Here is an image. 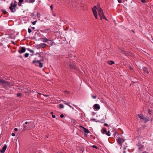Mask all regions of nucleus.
Listing matches in <instances>:
<instances>
[{"label":"nucleus","instance_id":"6","mask_svg":"<svg viewBox=\"0 0 153 153\" xmlns=\"http://www.w3.org/2000/svg\"><path fill=\"white\" fill-rule=\"evenodd\" d=\"M47 45V44L44 43H41L37 45L36 47L38 48H44Z\"/></svg>","mask_w":153,"mask_h":153},{"label":"nucleus","instance_id":"2","mask_svg":"<svg viewBox=\"0 0 153 153\" xmlns=\"http://www.w3.org/2000/svg\"><path fill=\"white\" fill-rule=\"evenodd\" d=\"M98 6V8L97 9V11L99 15L101 18V20H102V19H103L106 20H107V18L104 14L103 10L99 6Z\"/></svg>","mask_w":153,"mask_h":153},{"label":"nucleus","instance_id":"42","mask_svg":"<svg viewBox=\"0 0 153 153\" xmlns=\"http://www.w3.org/2000/svg\"><path fill=\"white\" fill-rule=\"evenodd\" d=\"M34 13H33L32 14V16L33 17L35 16V14H34Z\"/></svg>","mask_w":153,"mask_h":153},{"label":"nucleus","instance_id":"1","mask_svg":"<svg viewBox=\"0 0 153 153\" xmlns=\"http://www.w3.org/2000/svg\"><path fill=\"white\" fill-rule=\"evenodd\" d=\"M38 55L39 56V57H40L41 58L40 59L38 60H33V63L34 64L35 63H36V65L38 66L40 68H42L43 66V64L42 63L40 62V61H43L44 58L42 57H41L40 55H39V54H38Z\"/></svg>","mask_w":153,"mask_h":153},{"label":"nucleus","instance_id":"23","mask_svg":"<svg viewBox=\"0 0 153 153\" xmlns=\"http://www.w3.org/2000/svg\"><path fill=\"white\" fill-rule=\"evenodd\" d=\"M59 106L60 108H63L64 107L63 105L62 104H60L59 105Z\"/></svg>","mask_w":153,"mask_h":153},{"label":"nucleus","instance_id":"24","mask_svg":"<svg viewBox=\"0 0 153 153\" xmlns=\"http://www.w3.org/2000/svg\"><path fill=\"white\" fill-rule=\"evenodd\" d=\"M1 12H2V13L4 14H6V13H7V12H6L5 10H2V11H1Z\"/></svg>","mask_w":153,"mask_h":153},{"label":"nucleus","instance_id":"25","mask_svg":"<svg viewBox=\"0 0 153 153\" xmlns=\"http://www.w3.org/2000/svg\"><path fill=\"white\" fill-rule=\"evenodd\" d=\"M29 54L27 53H25V57H27L28 56Z\"/></svg>","mask_w":153,"mask_h":153},{"label":"nucleus","instance_id":"44","mask_svg":"<svg viewBox=\"0 0 153 153\" xmlns=\"http://www.w3.org/2000/svg\"><path fill=\"white\" fill-rule=\"evenodd\" d=\"M29 0H24V1L26 2H28Z\"/></svg>","mask_w":153,"mask_h":153},{"label":"nucleus","instance_id":"28","mask_svg":"<svg viewBox=\"0 0 153 153\" xmlns=\"http://www.w3.org/2000/svg\"><path fill=\"white\" fill-rule=\"evenodd\" d=\"M92 97L94 99H96L97 97V96L96 95H94L92 96Z\"/></svg>","mask_w":153,"mask_h":153},{"label":"nucleus","instance_id":"19","mask_svg":"<svg viewBox=\"0 0 153 153\" xmlns=\"http://www.w3.org/2000/svg\"><path fill=\"white\" fill-rule=\"evenodd\" d=\"M24 0H19V2L18 4L19 5H21V3Z\"/></svg>","mask_w":153,"mask_h":153},{"label":"nucleus","instance_id":"17","mask_svg":"<svg viewBox=\"0 0 153 153\" xmlns=\"http://www.w3.org/2000/svg\"><path fill=\"white\" fill-rule=\"evenodd\" d=\"M83 128L84 129V131L85 132L87 133H90V131L88 129L84 127H83Z\"/></svg>","mask_w":153,"mask_h":153},{"label":"nucleus","instance_id":"26","mask_svg":"<svg viewBox=\"0 0 153 153\" xmlns=\"http://www.w3.org/2000/svg\"><path fill=\"white\" fill-rule=\"evenodd\" d=\"M23 126H24L23 130H26V129H27V128H26V126L25 125V124H24L23 125Z\"/></svg>","mask_w":153,"mask_h":153},{"label":"nucleus","instance_id":"51","mask_svg":"<svg viewBox=\"0 0 153 153\" xmlns=\"http://www.w3.org/2000/svg\"><path fill=\"white\" fill-rule=\"evenodd\" d=\"M27 91H26L25 92H28V90L27 89Z\"/></svg>","mask_w":153,"mask_h":153},{"label":"nucleus","instance_id":"39","mask_svg":"<svg viewBox=\"0 0 153 153\" xmlns=\"http://www.w3.org/2000/svg\"><path fill=\"white\" fill-rule=\"evenodd\" d=\"M118 2L119 3H121L122 2L121 0H118Z\"/></svg>","mask_w":153,"mask_h":153},{"label":"nucleus","instance_id":"12","mask_svg":"<svg viewBox=\"0 0 153 153\" xmlns=\"http://www.w3.org/2000/svg\"><path fill=\"white\" fill-rule=\"evenodd\" d=\"M9 8L10 9V10H11V11L12 12H14L16 10V9L15 8L13 7L12 6H10V7Z\"/></svg>","mask_w":153,"mask_h":153},{"label":"nucleus","instance_id":"31","mask_svg":"<svg viewBox=\"0 0 153 153\" xmlns=\"http://www.w3.org/2000/svg\"><path fill=\"white\" fill-rule=\"evenodd\" d=\"M64 93L66 94H68L69 93V92L68 91H65L64 92Z\"/></svg>","mask_w":153,"mask_h":153},{"label":"nucleus","instance_id":"16","mask_svg":"<svg viewBox=\"0 0 153 153\" xmlns=\"http://www.w3.org/2000/svg\"><path fill=\"white\" fill-rule=\"evenodd\" d=\"M107 62L108 64L110 65H112L114 63V61L111 60L108 61Z\"/></svg>","mask_w":153,"mask_h":153},{"label":"nucleus","instance_id":"30","mask_svg":"<svg viewBox=\"0 0 153 153\" xmlns=\"http://www.w3.org/2000/svg\"><path fill=\"white\" fill-rule=\"evenodd\" d=\"M37 22V20H36L35 21H34V22H32V24L33 25H35L36 24V22Z\"/></svg>","mask_w":153,"mask_h":153},{"label":"nucleus","instance_id":"22","mask_svg":"<svg viewBox=\"0 0 153 153\" xmlns=\"http://www.w3.org/2000/svg\"><path fill=\"white\" fill-rule=\"evenodd\" d=\"M11 6H12L13 7H15L16 6V4H14L13 5V3H12L11 4Z\"/></svg>","mask_w":153,"mask_h":153},{"label":"nucleus","instance_id":"52","mask_svg":"<svg viewBox=\"0 0 153 153\" xmlns=\"http://www.w3.org/2000/svg\"><path fill=\"white\" fill-rule=\"evenodd\" d=\"M130 68V69H131V70H132V69L131 68V67Z\"/></svg>","mask_w":153,"mask_h":153},{"label":"nucleus","instance_id":"45","mask_svg":"<svg viewBox=\"0 0 153 153\" xmlns=\"http://www.w3.org/2000/svg\"><path fill=\"white\" fill-rule=\"evenodd\" d=\"M11 42L13 44H15V42H13V41H12Z\"/></svg>","mask_w":153,"mask_h":153},{"label":"nucleus","instance_id":"50","mask_svg":"<svg viewBox=\"0 0 153 153\" xmlns=\"http://www.w3.org/2000/svg\"><path fill=\"white\" fill-rule=\"evenodd\" d=\"M32 28L34 29L35 28V27H32Z\"/></svg>","mask_w":153,"mask_h":153},{"label":"nucleus","instance_id":"38","mask_svg":"<svg viewBox=\"0 0 153 153\" xmlns=\"http://www.w3.org/2000/svg\"><path fill=\"white\" fill-rule=\"evenodd\" d=\"M143 148V146H141L140 147V149H142Z\"/></svg>","mask_w":153,"mask_h":153},{"label":"nucleus","instance_id":"32","mask_svg":"<svg viewBox=\"0 0 153 153\" xmlns=\"http://www.w3.org/2000/svg\"><path fill=\"white\" fill-rule=\"evenodd\" d=\"M92 147L94 148H95V149H97V147L96 146H95V145H93V146H92Z\"/></svg>","mask_w":153,"mask_h":153},{"label":"nucleus","instance_id":"37","mask_svg":"<svg viewBox=\"0 0 153 153\" xmlns=\"http://www.w3.org/2000/svg\"><path fill=\"white\" fill-rule=\"evenodd\" d=\"M12 136H15V133H12Z\"/></svg>","mask_w":153,"mask_h":153},{"label":"nucleus","instance_id":"15","mask_svg":"<svg viewBox=\"0 0 153 153\" xmlns=\"http://www.w3.org/2000/svg\"><path fill=\"white\" fill-rule=\"evenodd\" d=\"M101 132L102 133H103V134H106L107 132V130L106 128H103L101 130Z\"/></svg>","mask_w":153,"mask_h":153},{"label":"nucleus","instance_id":"35","mask_svg":"<svg viewBox=\"0 0 153 153\" xmlns=\"http://www.w3.org/2000/svg\"><path fill=\"white\" fill-rule=\"evenodd\" d=\"M64 117V115L63 114H62L60 115V117L61 118L63 117Z\"/></svg>","mask_w":153,"mask_h":153},{"label":"nucleus","instance_id":"47","mask_svg":"<svg viewBox=\"0 0 153 153\" xmlns=\"http://www.w3.org/2000/svg\"><path fill=\"white\" fill-rule=\"evenodd\" d=\"M68 106H69L70 108H72V107L71 105H68Z\"/></svg>","mask_w":153,"mask_h":153},{"label":"nucleus","instance_id":"36","mask_svg":"<svg viewBox=\"0 0 153 153\" xmlns=\"http://www.w3.org/2000/svg\"><path fill=\"white\" fill-rule=\"evenodd\" d=\"M104 125L105 126H107V127L108 126V125L107 123H105L104 124Z\"/></svg>","mask_w":153,"mask_h":153},{"label":"nucleus","instance_id":"46","mask_svg":"<svg viewBox=\"0 0 153 153\" xmlns=\"http://www.w3.org/2000/svg\"><path fill=\"white\" fill-rule=\"evenodd\" d=\"M31 30L29 28V33H30L31 32Z\"/></svg>","mask_w":153,"mask_h":153},{"label":"nucleus","instance_id":"48","mask_svg":"<svg viewBox=\"0 0 153 153\" xmlns=\"http://www.w3.org/2000/svg\"><path fill=\"white\" fill-rule=\"evenodd\" d=\"M28 123V122H26L25 123V124H27Z\"/></svg>","mask_w":153,"mask_h":153},{"label":"nucleus","instance_id":"21","mask_svg":"<svg viewBox=\"0 0 153 153\" xmlns=\"http://www.w3.org/2000/svg\"><path fill=\"white\" fill-rule=\"evenodd\" d=\"M110 134L111 133L110 132V131H108V132L107 133L106 132V134L107 135L110 136L111 135Z\"/></svg>","mask_w":153,"mask_h":153},{"label":"nucleus","instance_id":"29","mask_svg":"<svg viewBox=\"0 0 153 153\" xmlns=\"http://www.w3.org/2000/svg\"><path fill=\"white\" fill-rule=\"evenodd\" d=\"M35 0H29V2L33 3L34 2Z\"/></svg>","mask_w":153,"mask_h":153},{"label":"nucleus","instance_id":"10","mask_svg":"<svg viewBox=\"0 0 153 153\" xmlns=\"http://www.w3.org/2000/svg\"><path fill=\"white\" fill-rule=\"evenodd\" d=\"M94 107V109L96 110H99L100 108V106L98 104H95Z\"/></svg>","mask_w":153,"mask_h":153},{"label":"nucleus","instance_id":"34","mask_svg":"<svg viewBox=\"0 0 153 153\" xmlns=\"http://www.w3.org/2000/svg\"><path fill=\"white\" fill-rule=\"evenodd\" d=\"M50 8H51V9L52 10H53V4H51V6H50Z\"/></svg>","mask_w":153,"mask_h":153},{"label":"nucleus","instance_id":"49","mask_svg":"<svg viewBox=\"0 0 153 153\" xmlns=\"http://www.w3.org/2000/svg\"><path fill=\"white\" fill-rule=\"evenodd\" d=\"M80 127H81V128H83V126H79Z\"/></svg>","mask_w":153,"mask_h":153},{"label":"nucleus","instance_id":"27","mask_svg":"<svg viewBox=\"0 0 153 153\" xmlns=\"http://www.w3.org/2000/svg\"><path fill=\"white\" fill-rule=\"evenodd\" d=\"M62 101H63L64 103H65V105H69V103H67L66 101H63L62 100Z\"/></svg>","mask_w":153,"mask_h":153},{"label":"nucleus","instance_id":"43","mask_svg":"<svg viewBox=\"0 0 153 153\" xmlns=\"http://www.w3.org/2000/svg\"><path fill=\"white\" fill-rule=\"evenodd\" d=\"M29 51H30V52H31L32 53H33V51H32V50H30V49H29Z\"/></svg>","mask_w":153,"mask_h":153},{"label":"nucleus","instance_id":"9","mask_svg":"<svg viewBox=\"0 0 153 153\" xmlns=\"http://www.w3.org/2000/svg\"><path fill=\"white\" fill-rule=\"evenodd\" d=\"M7 148V146L6 145H5L3 147L2 149L0 150V152L1 153H4L5 150L6 149V148Z\"/></svg>","mask_w":153,"mask_h":153},{"label":"nucleus","instance_id":"14","mask_svg":"<svg viewBox=\"0 0 153 153\" xmlns=\"http://www.w3.org/2000/svg\"><path fill=\"white\" fill-rule=\"evenodd\" d=\"M47 43L48 45H49V46H52V44L53 43L52 41L50 40H48Z\"/></svg>","mask_w":153,"mask_h":153},{"label":"nucleus","instance_id":"4","mask_svg":"<svg viewBox=\"0 0 153 153\" xmlns=\"http://www.w3.org/2000/svg\"><path fill=\"white\" fill-rule=\"evenodd\" d=\"M2 84V85L5 88H6L10 85V83L7 81L2 79H0V84Z\"/></svg>","mask_w":153,"mask_h":153},{"label":"nucleus","instance_id":"54","mask_svg":"<svg viewBox=\"0 0 153 153\" xmlns=\"http://www.w3.org/2000/svg\"><path fill=\"white\" fill-rule=\"evenodd\" d=\"M37 15L38 16V13H37Z\"/></svg>","mask_w":153,"mask_h":153},{"label":"nucleus","instance_id":"11","mask_svg":"<svg viewBox=\"0 0 153 153\" xmlns=\"http://www.w3.org/2000/svg\"><path fill=\"white\" fill-rule=\"evenodd\" d=\"M143 70L144 71V72L145 73H146L147 74H148L149 72V71L148 70V69L144 67L143 68Z\"/></svg>","mask_w":153,"mask_h":153},{"label":"nucleus","instance_id":"40","mask_svg":"<svg viewBox=\"0 0 153 153\" xmlns=\"http://www.w3.org/2000/svg\"><path fill=\"white\" fill-rule=\"evenodd\" d=\"M14 130L15 131H18V128H14Z\"/></svg>","mask_w":153,"mask_h":153},{"label":"nucleus","instance_id":"41","mask_svg":"<svg viewBox=\"0 0 153 153\" xmlns=\"http://www.w3.org/2000/svg\"><path fill=\"white\" fill-rule=\"evenodd\" d=\"M52 117L53 118H55V116L54 115H52Z\"/></svg>","mask_w":153,"mask_h":153},{"label":"nucleus","instance_id":"13","mask_svg":"<svg viewBox=\"0 0 153 153\" xmlns=\"http://www.w3.org/2000/svg\"><path fill=\"white\" fill-rule=\"evenodd\" d=\"M69 67L71 69H74V70H76L77 69L76 68L74 65L71 64L69 65Z\"/></svg>","mask_w":153,"mask_h":153},{"label":"nucleus","instance_id":"7","mask_svg":"<svg viewBox=\"0 0 153 153\" xmlns=\"http://www.w3.org/2000/svg\"><path fill=\"white\" fill-rule=\"evenodd\" d=\"M26 51L25 48L23 47H20L19 48L18 52L20 53H22L25 52Z\"/></svg>","mask_w":153,"mask_h":153},{"label":"nucleus","instance_id":"3","mask_svg":"<svg viewBox=\"0 0 153 153\" xmlns=\"http://www.w3.org/2000/svg\"><path fill=\"white\" fill-rule=\"evenodd\" d=\"M138 116L140 119L141 121L144 122L145 123L148 122L149 120V118L148 117H145L143 115L140 114H138Z\"/></svg>","mask_w":153,"mask_h":153},{"label":"nucleus","instance_id":"18","mask_svg":"<svg viewBox=\"0 0 153 153\" xmlns=\"http://www.w3.org/2000/svg\"><path fill=\"white\" fill-rule=\"evenodd\" d=\"M48 40V39L46 38H44L42 39V41L44 42H47Z\"/></svg>","mask_w":153,"mask_h":153},{"label":"nucleus","instance_id":"33","mask_svg":"<svg viewBox=\"0 0 153 153\" xmlns=\"http://www.w3.org/2000/svg\"><path fill=\"white\" fill-rule=\"evenodd\" d=\"M142 3H145L146 1L145 0H140Z\"/></svg>","mask_w":153,"mask_h":153},{"label":"nucleus","instance_id":"20","mask_svg":"<svg viewBox=\"0 0 153 153\" xmlns=\"http://www.w3.org/2000/svg\"><path fill=\"white\" fill-rule=\"evenodd\" d=\"M22 94L20 93H18L17 94V96L18 97H19L21 96Z\"/></svg>","mask_w":153,"mask_h":153},{"label":"nucleus","instance_id":"8","mask_svg":"<svg viewBox=\"0 0 153 153\" xmlns=\"http://www.w3.org/2000/svg\"><path fill=\"white\" fill-rule=\"evenodd\" d=\"M118 143L120 144H121L124 141V140L122 138H119L117 140Z\"/></svg>","mask_w":153,"mask_h":153},{"label":"nucleus","instance_id":"53","mask_svg":"<svg viewBox=\"0 0 153 153\" xmlns=\"http://www.w3.org/2000/svg\"><path fill=\"white\" fill-rule=\"evenodd\" d=\"M28 31L29 32V28L28 29Z\"/></svg>","mask_w":153,"mask_h":153},{"label":"nucleus","instance_id":"5","mask_svg":"<svg viewBox=\"0 0 153 153\" xmlns=\"http://www.w3.org/2000/svg\"><path fill=\"white\" fill-rule=\"evenodd\" d=\"M94 6L92 8V12L93 13L94 16L95 18L96 19H98L97 13V10L98 8V6Z\"/></svg>","mask_w":153,"mask_h":153}]
</instances>
